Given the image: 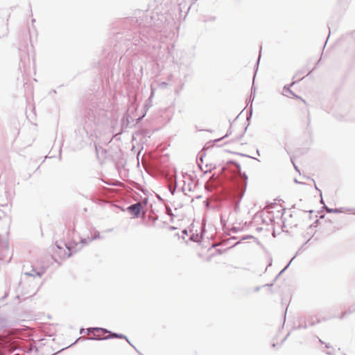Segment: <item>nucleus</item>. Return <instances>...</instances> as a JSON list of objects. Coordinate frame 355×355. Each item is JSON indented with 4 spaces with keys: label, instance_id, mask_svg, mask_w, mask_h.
I'll return each instance as SVG.
<instances>
[{
    "label": "nucleus",
    "instance_id": "nucleus-1",
    "mask_svg": "<svg viewBox=\"0 0 355 355\" xmlns=\"http://www.w3.org/2000/svg\"><path fill=\"white\" fill-rule=\"evenodd\" d=\"M140 26L143 27H154L155 31H158L157 28H160L166 21V17L164 14L153 10H147L142 12L137 20Z\"/></svg>",
    "mask_w": 355,
    "mask_h": 355
},
{
    "label": "nucleus",
    "instance_id": "nucleus-2",
    "mask_svg": "<svg viewBox=\"0 0 355 355\" xmlns=\"http://www.w3.org/2000/svg\"><path fill=\"white\" fill-rule=\"evenodd\" d=\"M237 126L238 124L236 123H232L227 120L218 123L215 130L220 137L218 140L232 135L235 138L240 137L243 133L244 128L241 125L239 128V131H236Z\"/></svg>",
    "mask_w": 355,
    "mask_h": 355
},
{
    "label": "nucleus",
    "instance_id": "nucleus-3",
    "mask_svg": "<svg viewBox=\"0 0 355 355\" xmlns=\"http://www.w3.org/2000/svg\"><path fill=\"white\" fill-rule=\"evenodd\" d=\"M97 110H88L85 116L83 129L87 135H92L95 132L96 125L100 123L101 119Z\"/></svg>",
    "mask_w": 355,
    "mask_h": 355
},
{
    "label": "nucleus",
    "instance_id": "nucleus-4",
    "mask_svg": "<svg viewBox=\"0 0 355 355\" xmlns=\"http://www.w3.org/2000/svg\"><path fill=\"white\" fill-rule=\"evenodd\" d=\"M107 334H109V335L104 336V337L94 335L93 336L86 337L84 339L89 340H108V339H112V338H120V339H125L129 343L130 345L133 346V344L130 342V340L128 339V338L124 334L112 332L110 331Z\"/></svg>",
    "mask_w": 355,
    "mask_h": 355
},
{
    "label": "nucleus",
    "instance_id": "nucleus-5",
    "mask_svg": "<svg viewBox=\"0 0 355 355\" xmlns=\"http://www.w3.org/2000/svg\"><path fill=\"white\" fill-rule=\"evenodd\" d=\"M137 98L135 97L134 101L130 103V105L128 107V110L123 114V117L121 120V131L119 132V134L121 133V132L124 130L130 127V121L132 122L135 121L134 119H132L130 115L128 113L129 110L132 109L134 110H136V104Z\"/></svg>",
    "mask_w": 355,
    "mask_h": 355
},
{
    "label": "nucleus",
    "instance_id": "nucleus-6",
    "mask_svg": "<svg viewBox=\"0 0 355 355\" xmlns=\"http://www.w3.org/2000/svg\"><path fill=\"white\" fill-rule=\"evenodd\" d=\"M297 121L300 127L304 129H308L311 124L309 112L306 110L299 113L297 116Z\"/></svg>",
    "mask_w": 355,
    "mask_h": 355
},
{
    "label": "nucleus",
    "instance_id": "nucleus-7",
    "mask_svg": "<svg viewBox=\"0 0 355 355\" xmlns=\"http://www.w3.org/2000/svg\"><path fill=\"white\" fill-rule=\"evenodd\" d=\"M143 204L140 202L134 203L128 207L127 210L132 214L135 218H138L143 209Z\"/></svg>",
    "mask_w": 355,
    "mask_h": 355
},
{
    "label": "nucleus",
    "instance_id": "nucleus-8",
    "mask_svg": "<svg viewBox=\"0 0 355 355\" xmlns=\"http://www.w3.org/2000/svg\"><path fill=\"white\" fill-rule=\"evenodd\" d=\"M82 248L83 245L75 241L67 243V245H66V249L68 250L67 257H70L72 254L80 250Z\"/></svg>",
    "mask_w": 355,
    "mask_h": 355
},
{
    "label": "nucleus",
    "instance_id": "nucleus-9",
    "mask_svg": "<svg viewBox=\"0 0 355 355\" xmlns=\"http://www.w3.org/2000/svg\"><path fill=\"white\" fill-rule=\"evenodd\" d=\"M153 96H154V89L152 88L150 95L144 105V113L141 116H140L139 117H138L137 119H135V123H134L133 125H135L136 124L139 123L141 121V119L146 115V112L148 111L149 107H150L152 106V98H153Z\"/></svg>",
    "mask_w": 355,
    "mask_h": 355
},
{
    "label": "nucleus",
    "instance_id": "nucleus-10",
    "mask_svg": "<svg viewBox=\"0 0 355 355\" xmlns=\"http://www.w3.org/2000/svg\"><path fill=\"white\" fill-rule=\"evenodd\" d=\"M44 272L45 271L43 268H40L37 270L36 268L32 266L31 270L29 272H25L24 275L28 276L29 277H32L33 280H35L36 277H37L38 279H41Z\"/></svg>",
    "mask_w": 355,
    "mask_h": 355
},
{
    "label": "nucleus",
    "instance_id": "nucleus-11",
    "mask_svg": "<svg viewBox=\"0 0 355 355\" xmlns=\"http://www.w3.org/2000/svg\"><path fill=\"white\" fill-rule=\"evenodd\" d=\"M55 245H56L57 248H58L59 250H62L64 248V247L66 248V245H67V243H65L62 241H56Z\"/></svg>",
    "mask_w": 355,
    "mask_h": 355
},
{
    "label": "nucleus",
    "instance_id": "nucleus-12",
    "mask_svg": "<svg viewBox=\"0 0 355 355\" xmlns=\"http://www.w3.org/2000/svg\"><path fill=\"white\" fill-rule=\"evenodd\" d=\"M178 187V179L177 178H175V187H168V191L170 192V193L171 195H174L175 191H176V188Z\"/></svg>",
    "mask_w": 355,
    "mask_h": 355
},
{
    "label": "nucleus",
    "instance_id": "nucleus-13",
    "mask_svg": "<svg viewBox=\"0 0 355 355\" xmlns=\"http://www.w3.org/2000/svg\"><path fill=\"white\" fill-rule=\"evenodd\" d=\"M98 332V331H102L103 333H108L110 332V331L107 329H105V328H102V327H94V332Z\"/></svg>",
    "mask_w": 355,
    "mask_h": 355
},
{
    "label": "nucleus",
    "instance_id": "nucleus-14",
    "mask_svg": "<svg viewBox=\"0 0 355 355\" xmlns=\"http://www.w3.org/2000/svg\"><path fill=\"white\" fill-rule=\"evenodd\" d=\"M100 236H100V232H95V234L93 236L88 237V239H89V241H94L95 239H97L100 238Z\"/></svg>",
    "mask_w": 355,
    "mask_h": 355
},
{
    "label": "nucleus",
    "instance_id": "nucleus-15",
    "mask_svg": "<svg viewBox=\"0 0 355 355\" xmlns=\"http://www.w3.org/2000/svg\"><path fill=\"white\" fill-rule=\"evenodd\" d=\"M166 213L169 215L171 217V220H173V217L175 216L174 214L172 212V210L170 207H166Z\"/></svg>",
    "mask_w": 355,
    "mask_h": 355
},
{
    "label": "nucleus",
    "instance_id": "nucleus-16",
    "mask_svg": "<svg viewBox=\"0 0 355 355\" xmlns=\"http://www.w3.org/2000/svg\"><path fill=\"white\" fill-rule=\"evenodd\" d=\"M88 240H89L88 238L87 239H81L80 242L79 243L83 246L84 245L87 244Z\"/></svg>",
    "mask_w": 355,
    "mask_h": 355
},
{
    "label": "nucleus",
    "instance_id": "nucleus-17",
    "mask_svg": "<svg viewBox=\"0 0 355 355\" xmlns=\"http://www.w3.org/2000/svg\"><path fill=\"white\" fill-rule=\"evenodd\" d=\"M84 338H85L79 337L78 338H77V339L76 340V341H75L73 344H71V345H69V346H67V348H69V347H71V346H72L73 345H74V344L77 343L79 340H82V339H83V340H85Z\"/></svg>",
    "mask_w": 355,
    "mask_h": 355
},
{
    "label": "nucleus",
    "instance_id": "nucleus-18",
    "mask_svg": "<svg viewBox=\"0 0 355 355\" xmlns=\"http://www.w3.org/2000/svg\"><path fill=\"white\" fill-rule=\"evenodd\" d=\"M87 334H91L94 332V327H89L87 329Z\"/></svg>",
    "mask_w": 355,
    "mask_h": 355
},
{
    "label": "nucleus",
    "instance_id": "nucleus-19",
    "mask_svg": "<svg viewBox=\"0 0 355 355\" xmlns=\"http://www.w3.org/2000/svg\"><path fill=\"white\" fill-rule=\"evenodd\" d=\"M167 85L168 84L166 83H165V82H162V83H159V86L161 87H166L167 86Z\"/></svg>",
    "mask_w": 355,
    "mask_h": 355
},
{
    "label": "nucleus",
    "instance_id": "nucleus-20",
    "mask_svg": "<svg viewBox=\"0 0 355 355\" xmlns=\"http://www.w3.org/2000/svg\"><path fill=\"white\" fill-rule=\"evenodd\" d=\"M135 349V351L139 354V355H144L141 352H140L137 349V347L133 345V346H132Z\"/></svg>",
    "mask_w": 355,
    "mask_h": 355
},
{
    "label": "nucleus",
    "instance_id": "nucleus-21",
    "mask_svg": "<svg viewBox=\"0 0 355 355\" xmlns=\"http://www.w3.org/2000/svg\"><path fill=\"white\" fill-rule=\"evenodd\" d=\"M135 349V351L139 354V355H144L141 352H140L137 349V347L133 345V346H132Z\"/></svg>",
    "mask_w": 355,
    "mask_h": 355
},
{
    "label": "nucleus",
    "instance_id": "nucleus-22",
    "mask_svg": "<svg viewBox=\"0 0 355 355\" xmlns=\"http://www.w3.org/2000/svg\"><path fill=\"white\" fill-rule=\"evenodd\" d=\"M135 349V351L139 354V355H144L141 352H140L137 349V347L133 345V346H132Z\"/></svg>",
    "mask_w": 355,
    "mask_h": 355
},
{
    "label": "nucleus",
    "instance_id": "nucleus-23",
    "mask_svg": "<svg viewBox=\"0 0 355 355\" xmlns=\"http://www.w3.org/2000/svg\"><path fill=\"white\" fill-rule=\"evenodd\" d=\"M168 229H169V230H177L178 227H176L175 226H170Z\"/></svg>",
    "mask_w": 355,
    "mask_h": 355
},
{
    "label": "nucleus",
    "instance_id": "nucleus-24",
    "mask_svg": "<svg viewBox=\"0 0 355 355\" xmlns=\"http://www.w3.org/2000/svg\"><path fill=\"white\" fill-rule=\"evenodd\" d=\"M144 202L145 204H146V203L148 202V198H145L144 199Z\"/></svg>",
    "mask_w": 355,
    "mask_h": 355
},
{
    "label": "nucleus",
    "instance_id": "nucleus-25",
    "mask_svg": "<svg viewBox=\"0 0 355 355\" xmlns=\"http://www.w3.org/2000/svg\"><path fill=\"white\" fill-rule=\"evenodd\" d=\"M83 331H84V329H83V328H81V329H80V334H82Z\"/></svg>",
    "mask_w": 355,
    "mask_h": 355
},
{
    "label": "nucleus",
    "instance_id": "nucleus-26",
    "mask_svg": "<svg viewBox=\"0 0 355 355\" xmlns=\"http://www.w3.org/2000/svg\"><path fill=\"white\" fill-rule=\"evenodd\" d=\"M51 92H53V93L55 94V93H56V91H55V89H53V90L51 91Z\"/></svg>",
    "mask_w": 355,
    "mask_h": 355
},
{
    "label": "nucleus",
    "instance_id": "nucleus-27",
    "mask_svg": "<svg viewBox=\"0 0 355 355\" xmlns=\"http://www.w3.org/2000/svg\"><path fill=\"white\" fill-rule=\"evenodd\" d=\"M2 327V324H1V321L0 320V329H1Z\"/></svg>",
    "mask_w": 355,
    "mask_h": 355
},
{
    "label": "nucleus",
    "instance_id": "nucleus-28",
    "mask_svg": "<svg viewBox=\"0 0 355 355\" xmlns=\"http://www.w3.org/2000/svg\"><path fill=\"white\" fill-rule=\"evenodd\" d=\"M38 289L35 290V291L34 292V295L36 294V292L37 291Z\"/></svg>",
    "mask_w": 355,
    "mask_h": 355
},
{
    "label": "nucleus",
    "instance_id": "nucleus-29",
    "mask_svg": "<svg viewBox=\"0 0 355 355\" xmlns=\"http://www.w3.org/2000/svg\"><path fill=\"white\" fill-rule=\"evenodd\" d=\"M38 284L37 282L35 283V286H37Z\"/></svg>",
    "mask_w": 355,
    "mask_h": 355
},
{
    "label": "nucleus",
    "instance_id": "nucleus-30",
    "mask_svg": "<svg viewBox=\"0 0 355 355\" xmlns=\"http://www.w3.org/2000/svg\"><path fill=\"white\" fill-rule=\"evenodd\" d=\"M58 352H58L55 353V354H53V355H56Z\"/></svg>",
    "mask_w": 355,
    "mask_h": 355
}]
</instances>
